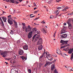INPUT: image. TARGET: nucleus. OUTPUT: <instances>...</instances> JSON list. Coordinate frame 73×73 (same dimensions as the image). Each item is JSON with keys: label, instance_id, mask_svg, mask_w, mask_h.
I'll return each mask as SVG.
<instances>
[{"label": "nucleus", "instance_id": "39", "mask_svg": "<svg viewBox=\"0 0 73 73\" xmlns=\"http://www.w3.org/2000/svg\"><path fill=\"white\" fill-rule=\"evenodd\" d=\"M22 25L23 26H25V23H22Z\"/></svg>", "mask_w": 73, "mask_h": 73}, {"label": "nucleus", "instance_id": "5", "mask_svg": "<svg viewBox=\"0 0 73 73\" xmlns=\"http://www.w3.org/2000/svg\"><path fill=\"white\" fill-rule=\"evenodd\" d=\"M42 43V40L41 38H40L38 42H37V44L40 45V44H41Z\"/></svg>", "mask_w": 73, "mask_h": 73}, {"label": "nucleus", "instance_id": "46", "mask_svg": "<svg viewBox=\"0 0 73 73\" xmlns=\"http://www.w3.org/2000/svg\"><path fill=\"white\" fill-rule=\"evenodd\" d=\"M6 2L7 3L8 2H10V0H6Z\"/></svg>", "mask_w": 73, "mask_h": 73}, {"label": "nucleus", "instance_id": "57", "mask_svg": "<svg viewBox=\"0 0 73 73\" xmlns=\"http://www.w3.org/2000/svg\"><path fill=\"white\" fill-rule=\"evenodd\" d=\"M24 0H19V1L20 2H22Z\"/></svg>", "mask_w": 73, "mask_h": 73}, {"label": "nucleus", "instance_id": "53", "mask_svg": "<svg viewBox=\"0 0 73 73\" xmlns=\"http://www.w3.org/2000/svg\"><path fill=\"white\" fill-rule=\"evenodd\" d=\"M53 57H56L57 56V55H56V54L53 55Z\"/></svg>", "mask_w": 73, "mask_h": 73}, {"label": "nucleus", "instance_id": "41", "mask_svg": "<svg viewBox=\"0 0 73 73\" xmlns=\"http://www.w3.org/2000/svg\"><path fill=\"white\" fill-rule=\"evenodd\" d=\"M15 4H19V3L17 1H15Z\"/></svg>", "mask_w": 73, "mask_h": 73}, {"label": "nucleus", "instance_id": "33", "mask_svg": "<svg viewBox=\"0 0 73 73\" xmlns=\"http://www.w3.org/2000/svg\"><path fill=\"white\" fill-rule=\"evenodd\" d=\"M25 30L26 32L27 33V32H28V29H27V27L25 29Z\"/></svg>", "mask_w": 73, "mask_h": 73}, {"label": "nucleus", "instance_id": "63", "mask_svg": "<svg viewBox=\"0 0 73 73\" xmlns=\"http://www.w3.org/2000/svg\"><path fill=\"white\" fill-rule=\"evenodd\" d=\"M3 51L1 50H0V53H2V52H3Z\"/></svg>", "mask_w": 73, "mask_h": 73}, {"label": "nucleus", "instance_id": "17", "mask_svg": "<svg viewBox=\"0 0 73 73\" xmlns=\"http://www.w3.org/2000/svg\"><path fill=\"white\" fill-rule=\"evenodd\" d=\"M45 50H44V53L42 55L40 56V57H39L40 59H41V58H42V57H44V55H45Z\"/></svg>", "mask_w": 73, "mask_h": 73}, {"label": "nucleus", "instance_id": "12", "mask_svg": "<svg viewBox=\"0 0 73 73\" xmlns=\"http://www.w3.org/2000/svg\"><path fill=\"white\" fill-rule=\"evenodd\" d=\"M56 53L58 54H60L61 53V51L60 50V49L58 48L57 49Z\"/></svg>", "mask_w": 73, "mask_h": 73}, {"label": "nucleus", "instance_id": "29", "mask_svg": "<svg viewBox=\"0 0 73 73\" xmlns=\"http://www.w3.org/2000/svg\"><path fill=\"white\" fill-rule=\"evenodd\" d=\"M16 72L17 73H20V71L19 70H16Z\"/></svg>", "mask_w": 73, "mask_h": 73}, {"label": "nucleus", "instance_id": "7", "mask_svg": "<svg viewBox=\"0 0 73 73\" xmlns=\"http://www.w3.org/2000/svg\"><path fill=\"white\" fill-rule=\"evenodd\" d=\"M60 36L61 37V38H66V37H67V34H65L62 35H60Z\"/></svg>", "mask_w": 73, "mask_h": 73}, {"label": "nucleus", "instance_id": "11", "mask_svg": "<svg viewBox=\"0 0 73 73\" xmlns=\"http://www.w3.org/2000/svg\"><path fill=\"white\" fill-rule=\"evenodd\" d=\"M73 52V48H71L69 49L68 51V54H72Z\"/></svg>", "mask_w": 73, "mask_h": 73}, {"label": "nucleus", "instance_id": "10", "mask_svg": "<svg viewBox=\"0 0 73 73\" xmlns=\"http://www.w3.org/2000/svg\"><path fill=\"white\" fill-rule=\"evenodd\" d=\"M24 51H23V50H21L19 52V55H21H21H23V54H24Z\"/></svg>", "mask_w": 73, "mask_h": 73}, {"label": "nucleus", "instance_id": "40", "mask_svg": "<svg viewBox=\"0 0 73 73\" xmlns=\"http://www.w3.org/2000/svg\"><path fill=\"white\" fill-rule=\"evenodd\" d=\"M61 9V7H57V9Z\"/></svg>", "mask_w": 73, "mask_h": 73}, {"label": "nucleus", "instance_id": "34", "mask_svg": "<svg viewBox=\"0 0 73 73\" xmlns=\"http://www.w3.org/2000/svg\"><path fill=\"white\" fill-rule=\"evenodd\" d=\"M66 50L67 51H69L70 49H69V47H68L66 48Z\"/></svg>", "mask_w": 73, "mask_h": 73}, {"label": "nucleus", "instance_id": "8", "mask_svg": "<svg viewBox=\"0 0 73 73\" xmlns=\"http://www.w3.org/2000/svg\"><path fill=\"white\" fill-rule=\"evenodd\" d=\"M31 32H32V33H38V31H37L36 28H34L32 29V31Z\"/></svg>", "mask_w": 73, "mask_h": 73}, {"label": "nucleus", "instance_id": "35", "mask_svg": "<svg viewBox=\"0 0 73 73\" xmlns=\"http://www.w3.org/2000/svg\"><path fill=\"white\" fill-rule=\"evenodd\" d=\"M10 33H11V35H13V31L11 30Z\"/></svg>", "mask_w": 73, "mask_h": 73}, {"label": "nucleus", "instance_id": "38", "mask_svg": "<svg viewBox=\"0 0 73 73\" xmlns=\"http://www.w3.org/2000/svg\"><path fill=\"white\" fill-rule=\"evenodd\" d=\"M65 46H66V47H68V46H69L70 45H69V44H68L66 45H65Z\"/></svg>", "mask_w": 73, "mask_h": 73}, {"label": "nucleus", "instance_id": "16", "mask_svg": "<svg viewBox=\"0 0 73 73\" xmlns=\"http://www.w3.org/2000/svg\"><path fill=\"white\" fill-rule=\"evenodd\" d=\"M42 32L43 33H44V34H45V33H47V32L46 31H45V29L44 28H42L41 29Z\"/></svg>", "mask_w": 73, "mask_h": 73}, {"label": "nucleus", "instance_id": "55", "mask_svg": "<svg viewBox=\"0 0 73 73\" xmlns=\"http://www.w3.org/2000/svg\"><path fill=\"white\" fill-rule=\"evenodd\" d=\"M11 60V58H7V60Z\"/></svg>", "mask_w": 73, "mask_h": 73}, {"label": "nucleus", "instance_id": "60", "mask_svg": "<svg viewBox=\"0 0 73 73\" xmlns=\"http://www.w3.org/2000/svg\"><path fill=\"white\" fill-rule=\"evenodd\" d=\"M14 59H16V56H14Z\"/></svg>", "mask_w": 73, "mask_h": 73}, {"label": "nucleus", "instance_id": "51", "mask_svg": "<svg viewBox=\"0 0 73 73\" xmlns=\"http://www.w3.org/2000/svg\"><path fill=\"white\" fill-rule=\"evenodd\" d=\"M64 7H65V6L64 5V6H62L61 8H62V9H63L64 8Z\"/></svg>", "mask_w": 73, "mask_h": 73}, {"label": "nucleus", "instance_id": "6", "mask_svg": "<svg viewBox=\"0 0 73 73\" xmlns=\"http://www.w3.org/2000/svg\"><path fill=\"white\" fill-rule=\"evenodd\" d=\"M47 57L48 58V59L50 61H52L53 60V58L51 56V55L50 54H49L47 55Z\"/></svg>", "mask_w": 73, "mask_h": 73}, {"label": "nucleus", "instance_id": "14", "mask_svg": "<svg viewBox=\"0 0 73 73\" xmlns=\"http://www.w3.org/2000/svg\"><path fill=\"white\" fill-rule=\"evenodd\" d=\"M55 68V66H54V64H52L51 66V70L52 71L54 70V68Z\"/></svg>", "mask_w": 73, "mask_h": 73}, {"label": "nucleus", "instance_id": "28", "mask_svg": "<svg viewBox=\"0 0 73 73\" xmlns=\"http://www.w3.org/2000/svg\"><path fill=\"white\" fill-rule=\"evenodd\" d=\"M28 71L29 73H31V70L30 69H28Z\"/></svg>", "mask_w": 73, "mask_h": 73}, {"label": "nucleus", "instance_id": "15", "mask_svg": "<svg viewBox=\"0 0 73 73\" xmlns=\"http://www.w3.org/2000/svg\"><path fill=\"white\" fill-rule=\"evenodd\" d=\"M28 45H25L23 46V49L24 50H28Z\"/></svg>", "mask_w": 73, "mask_h": 73}, {"label": "nucleus", "instance_id": "4", "mask_svg": "<svg viewBox=\"0 0 73 73\" xmlns=\"http://www.w3.org/2000/svg\"><path fill=\"white\" fill-rule=\"evenodd\" d=\"M1 55L3 56V57L5 58L7 57V51H4L2 52V53H1Z\"/></svg>", "mask_w": 73, "mask_h": 73}, {"label": "nucleus", "instance_id": "20", "mask_svg": "<svg viewBox=\"0 0 73 73\" xmlns=\"http://www.w3.org/2000/svg\"><path fill=\"white\" fill-rule=\"evenodd\" d=\"M1 18L2 19L3 21L5 22V23L6 22V20H7V18L5 17H1Z\"/></svg>", "mask_w": 73, "mask_h": 73}, {"label": "nucleus", "instance_id": "21", "mask_svg": "<svg viewBox=\"0 0 73 73\" xmlns=\"http://www.w3.org/2000/svg\"><path fill=\"white\" fill-rule=\"evenodd\" d=\"M10 62L11 63V64H13L14 63H15V62H16V60L15 59L11 60L10 61Z\"/></svg>", "mask_w": 73, "mask_h": 73}, {"label": "nucleus", "instance_id": "58", "mask_svg": "<svg viewBox=\"0 0 73 73\" xmlns=\"http://www.w3.org/2000/svg\"><path fill=\"white\" fill-rule=\"evenodd\" d=\"M60 1H61V0H56V1L58 3Z\"/></svg>", "mask_w": 73, "mask_h": 73}, {"label": "nucleus", "instance_id": "47", "mask_svg": "<svg viewBox=\"0 0 73 73\" xmlns=\"http://www.w3.org/2000/svg\"><path fill=\"white\" fill-rule=\"evenodd\" d=\"M51 3H52V1H49L48 2V4H51Z\"/></svg>", "mask_w": 73, "mask_h": 73}, {"label": "nucleus", "instance_id": "26", "mask_svg": "<svg viewBox=\"0 0 73 73\" xmlns=\"http://www.w3.org/2000/svg\"><path fill=\"white\" fill-rule=\"evenodd\" d=\"M10 3H15V1L14 0H10Z\"/></svg>", "mask_w": 73, "mask_h": 73}, {"label": "nucleus", "instance_id": "43", "mask_svg": "<svg viewBox=\"0 0 73 73\" xmlns=\"http://www.w3.org/2000/svg\"><path fill=\"white\" fill-rule=\"evenodd\" d=\"M50 19H53V16L51 15L50 16Z\"/></svg>", "mask_w": 73, "mask_h": 73}, {"label": "nucleus", "instance_id": "64", "mask_svg": "<svg viewBox=\"0 0 73 73\" xmlns=\"http://www.w3.org/2000/svg\"><path fill=\"white\" fill-rule=\"evenodd\" d=\"M64 9L66 10V9H68V7H66Z\"/></svg>", "mask_w": 73, "mask_h": 73}, {"label": "nucleus", "instance_id": "3", "mask_svg": "<svg viewBox=\"0 0 73 73\" xmlns=\"http://www.w3.org/2000/svg\"><path fill=\"white\" fill-rule=\"evenodd\" d=\"M8 22L9 24L10 25L13 24V21H12V18L11 17L8 18Z\"/></svg>", "mask_w": 73, "mask_h": 73}, {"label": "nucleus", "instance_id": "13", "mask_svg": "<svg viewBox=\"0 0 73 73\" xmlns=\"http://www.w3.org/2000/svg\"><path fill=\"white\" fill-rule=\"evenodd\" d=\"M0 21H1V23H0V24L1 25L2 27L4 26V23H3V20H2V19L1 18V17H0Z\"/></svg>", "mask_w": 73, "mask_h": 73}, {"label": "nucleus", "instance_id": "36", "mask_svg": "<svg viewBox=\"0 0 73 73\" xmlns=\"http://www.w3.org/2000/svg\"><path fill=\"white\" fill-rule=\"evenodd\" d=\"M38 34H39V32H38L37 33V34H35L34 36L35 37H36V36H37V35H38Z\"/></svg>", "mask_w": 73, "mask_h": 73}, {"label": "nucleus", "instance_id": "27", "mask_svg": "<svg viewBox=\"0 0 73 73\" xmlns=\"http://www.w3.org/2000/svg\"><path fill=\"white\" fill-rule=\"evenodd\" d=\"M54 73H58V72L57 71V70L56 69H55L54 71Z\"/></svg>", "mask_w": 73, "mask_h": 73}, {"label": "nucleus", "instance_id": "1", "mask_svg": "<svg viewBox=\"0 0 73 73\" xmlns=\"http://www.w3.org/2000/svg\"><path fill=\"white\" fill-rule=\"evenodd\" d=\"M71 21L70 19H69L66 22L67 23L68 25V28L69 29H71L72 28V25L70 24Z\"/></svg>", "mask_w": 73, "mask_h": 73}, {"label": "nucleus", "instance_id": "2", "mask_svg": "<svg viewBox=\"0 0 73 73\" xmlns=\"http://www.w3.org/2000/svg\"><path fill=\"white\" fill-rule=\"evenodd\" d=\"M68 41H69V40H60V43H62L61 44V45H64V44H67Z\"/></svg>", "mask_w": 73, "mask_h": 73}, {"label": "nucleus", "instance_id": "22", "mask_svg": "<svg viewBox=\"0 0 73 73\" xmlns=\"http://www.w3.org/2000/svg\"><path fill=\"white\" fill-rule=\"evenodd\" d=\"M14 69H15V68H14L13 69L11 70V73H16V70H14Z\"/></svg>", "mask_w": 73, "mask_h": 73}, {"label": "nucleus", "instance_id": "24", "mask_svg": "<svg viewBox=\"0 0 73 73\" xmlns=\"http://www.w3.org/2000/svg\"><path fill=\"white\" fill-rule=\"evenodd\" d=\"M21 58H22V60H25H25H27V58H25V57L23 56H21Z\"/></svg>", "mask_w": 73, "mask_h": 73}, {"label": "nucleus", "instance_id": "18", "mask_svg": "<svg viewBox=\"0 0 73 73\" xmlns=\"http://www.w3.org/2000/svg\"><path fill=\"white\" fill-rule=\"evenodd\" d=\"M28 29V32H30L31 31V29H32V28L31 27L30 25H29L27 27Z\"/></svg>", "mask_w": 73, "mask_h": 73}, {"label": "nucleus", "instance_id": "44", "mask_svg": "<svg viewBox=\"0 0 73 73\" xmlns=\"http://www.w3.org/2000/svg\"><path fill=\"white\" fill-rule=\"evenodd\" d=\"M70 71H73V68H72V69H69Z\"/></svg>", "mask_w": 73, "mask_h": 73}, {"label": "nucleus", "instance_id": "37", "mask_svg": "<svg viewBox=\"0 0 73 73\" xmlns=\"http://www.w3.org/2000/svg\"><path fill=\"white\" fill-rule=\"evenodd\" d=\"M48 52H46V57H47L48 56Z\"/></svg>", "mask_w": 73, "mask_h": 73}, {"label": "nucleus", "instance_id": "48", "mask_svg": "<svg viewBox=\"0 0 73 73\" xmlns=\"http://www.w3.org/2000/svg\"><path fill=\"white\" fill-rule=\"evenodd\" d=\"M14 25H17V22H16L14 23Z\"/></svg>", "mask_w": 73, "mask_h": 73}, {"label": "nucleus", "instance_id": "49", "mask_svg": "<svg viewBox=\"0 0 73 73\" xmlns=\"http://www.w3.org/2000/svg\"><path fill=\"white\" fill-rule=\"evenodd\" d=\"M62 11H63V12H65V11H66V10L64 9L62 10Z\"/></svg>", "mask_w": 73, "mask_h": 73}, {"label": "nucleus", "instance_id": "25", "mask_svg": "<svg viewBox=\"0 0 73 73\" xmlns=\"http://www.w3.org/2000/svg\"><path fill=\"white\" fill-rule=\"evenodd\" d=\"M39 67H40V68H41V66L42 65V64L41 62H40L39 63Z\"/></svg>", "mask_w": 73, "mask_h": 73}, {"label": "nucleus", "instance_id": "56", "mask_svg": "<svg viewBox=\"0 0 73 73\" xmlns=\"http://www.w3.org/2000/svg\"><path fill=\"white\" fill-rule=\"evenodd\" d=\"M41 23H42L43 24H45V22L44 21H42V22H41Z\"/></svg>", "mask_w": 73, "mask_h": 73}, {"label": "nucleus", "instance_id": "42", "mask_svg": "<svg viewBox=\"0 0 73 73\" xmlns=\"http://www.w3.org/2000/svg\"><path fill=\"white\" fill-rule=\"evenodd\" d=\"M38 10H37L36 11H35L34 12V13H36L37 12H38Z\"/></svg>", "mask_w": 73, "mask_h": 73}, {"label": "nucleus", "instance_id": "61", "mask_svg": "<svg viewBox=\"0 0 73 73\" xmlns=\"http://www.w3.org/2000/svg\"><path fill=\"white\" fill-rule=\"evenodd\" d=\"M59 12L58 11V12L57 14H56V16H58V13H59Z\"/></svg>", "mask_w": 73, "mask_h": 73}, {"label": "nucleus", "instance_id": "54", "mask_svg": "<svg viewBox=\"0 0 73 73\" xmlns=\"http://www.w3.org/2000/svg\"><path fill=\"white\" fill-rule=\"evenodd\" d=\"M35 36H33V40L35 39Z\"/></svg>", "mask_w": 73, "mask_h": 73}, {"label": "nucleus", "instance_id": "19", "mask_svg": "<svg viewBox=\"0 0 73 73\" xmlns=\"http://www.w3.org/2000/svg\"><path fill=\"white\" fill-rule=\"evenodd\" d=\"M42 45H40L38 46V50H42Z\"/></svg>", "mask_w": 73, "mask_h": 73}, {"label": "nucleus", "instance_id": "31", "mask_svg": "<svg viewBox=\"0 0 73 73\" xmlns=\"http://www.w3.org/2000/svg\"><path fill=\"white\" fill-rule=\"evenodd\" d=\"M26 28H27V27H26L25 26H23V27H22V29L23 30H24V29H25Z\"/></svg>", "mask_w": 73, "mask_h": 73}, {"label": "nucleus", "instance_id": "23", "mask_svg": "<svg viewBox=\"0 0 73 73\" xmlns=\"http://www.w3.org/2000/svg\"><path fill=\"white\" fill-rule=\"evenodd\" d=\"M66 32L65 31V30H64V28H63L62 30V31L61 33V34H62L64 33H65Z\"/></svg>", "mask_w": 73, "mask_h": 73}, {"label": "nucleus", "instance_id": "30", "mask_svg": "<svg viewBox=\"0 0 73 73\" xmlns=\"http://www.w3.org/2000/svg\"><path fill=\"white\" fill-rule=\"evenodd\" d=\"M40 37V35H38L36 37V38H37V39H38V38H39Z\"/></svg>", "mask_w": 73, "mask_h": 73}, {"label": "nucleus", "instance_id": "52", "mask_svg": "<svg viewBox=\"0 0 73 73\" xmlns=\"http://www.w3.org/2000/svg\"><path fill=\"white\" fill-rule=\"evenodd\" d=\"M0 38H1V39H3V40H5V38H4L1 37H0Z\"/></svg>", "mask_w": 73, "mask_h": 73}, {"label": "nucleus", "instance_id": "9", "mask_svg": "<svg viewBox=\"0 0 73 73\" xmlns=\"http://www.w3.org/2000/svg\"><path fill=\"white\" fill-rule=\"evenodd\" d=\"M32 37V32H30L28 34V38L29 39Z\"/></svg>", "mask_w": 73, "mask_h": 73}, {"label": "nucleus", "instance_id": "50", "mask_svg": "<svg viewBox=\"0 0 73 73\" xmlns=\"http://www.w3.org/2000/svg\"><path fill=\"white\" fill-rule=\"evenodd\" d=\"M15 28H17V25H15Z\"/></svg>", "mask_w": 73, "mask_h": 73}, {"label": "nucleus", "instance_id": "45", "mask_svg": "<svg viewBox=\"0 0 73 73\" xmlns=\"http://www.w3.org/2000/svg\"><path fill=\"white\" fill-rule=\"evenodd\" d=\"M46 63H47V65L48 64H50V62H46Z\"/></svg>", "mask_w": 73, "mask_h": 73}, {"label": "nucleus", "instance_id": "32", "mask_svg": "<svg viewBox=\"0 0 73 73\" xmlns=\"http://www.w3.org/2000/svg\"><path fill=\"white\" fill-rule=\"evenodd\" d=\"M65 47H66L65 45H64L63 46H62L60 47V49H62V48H65Z\"/></svg>", "mask_w": 73, "mask_h": 73}, {"label": "nucleus", "instance_id": "62", "mask_svg": "<svg viewBox=\"0 0 73 73\" xmlns=\"http://www.w3.org/2000/svg\"><path fill=\"white\" fill-rule=\"evenodd\" d=\"M68 70H69V69H71V67H68Z\"/></svg>", "mask_w": 73, "mask_h": 73}, {"label": "nucleus", "instance_id": "59", "mask_svg": "<svg viewBox=\"0 0 73 73\" xmlns=\"http://www.w3.org/2000/svg\"><path fill=\"white\" fill-rule=\"evenodd\" d=\"M58 10H56V11L55 12L56 13H58Z\"/></svg>", "mask_w": 73, "mask_h": 73}]
</instances>
